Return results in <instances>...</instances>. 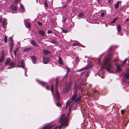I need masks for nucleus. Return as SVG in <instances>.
Returning a JSON list of instances; mask_svg holds the SVG:
<instances>
[{
	"instance_id": "f257e3e1",
	"label": "nucleus",
	"mask_w": 129,
	"mask_h": 129,
	"mask_svg": "<svg viewBox=\"0 0 129 129\" xmlns=\"http://www.w3.org/2000/svg\"><path fill=\"white\" fill-rule=\"evenodd\" d=\"M112 54H110L109 56H107L105 59L103 63L102 64L101 69L105 68L108 71L111 72L114 69L113 65L111 63V61L110 59V57L111 56Z\"/></svg>"
},
{
	"instance_id": "f03ea898",
	"label": "nucleus",
	"mask_w": 129,
	"mask_h": 129,
	"mask_svg": "<svg viewBox=\"0 0 129 129\" xmlns=\"http://www.w3.org/2000/svg\"><path fill=\"white\" fill-rule=\"evenodd\" d=\"M69 116V115H68V116H66L64 114L62 115L59 121V123H62L59 127V129H60L61 127L63 126H64V127L66 126H67L68 118Z\"/></svg>"
},
{
	"instance_id": "7ed1b4c3",
	"label": "nucleus",
	"mask_w": 129,
	"mask_h": 129,
	"mask_svg": "<svg viewBox=\"0 0 129 129\" xmlns=\"http://www.w3.org/2000/svg\"><path fill=\"white\" fill-rule=\"evenodd\" d=\"M76 92H74V93L72 97V103H79L81 98V96H79L78 98Z\"/></svg>"
},
{
	"instance_id": "20e7f679",
	"label": "nucleus",
	"mask_w": 129,
	"mask_h": 129,
	"mask_svg": "<svg viewBox=\"0 0 129 129\" xmlns=\"http://www.w3.org/2000/svg\"><path fill=\"white\" fill-rule=\"evenodd\" d=\"M124 78L126 79L125 80V82L126 84L129 83V73L126 72L123 75Z\"/></svg>"
},
{
	"instance_id": "39448f33",
	"label": "nucleus",
	"mask_w": 129,
	"mask_h": 129,
	"mask_svg": "<svg viewBox=\"0 0 129 129\" xmlns=\"http://www.w3.org/2000/svg\"><path fill=\"white\" fill-rule=\"evenodd\" d=\"M56 98H57V99L59 100L60 99V97L59 96V93L58 90L57 86L58 84V80H57L56 82Z\"/></svg>"
},
{
	"instance_id": "423d86ee",
	"label": "nucleus",
	"mask_w": 129,
	"mask_h": 129,
	"mask_svg": "<svg viewBox=\"0 0 129 129\" xmlns=\"http://www.w3.org/2000/svg\"><path fill=\"white\" fill-rule=\"evenodd\" d=\"M22 67V68H24L25 70V75L26 76H27L26 75V72H27V70L24 68L25 66L24 64V62L22 60L21 61V65H18L17 67Z\"/></svg>"
},
{
	"instance_id": "0eeeda50",
	"label": "nucleus",
	"mask_w": 129,
	"mask_h": 129,
	"mask_svg": "<svg viewBox=\"0 0 129 129\" xmlns=\"http://www.w3.org/2000/svg\"><path fill=\"white\" fill-rule=\"evenodd\" d=\"M72 103L71 102H69L68 101L67 102L66 106V107L67 108L68 106V105L69 106V111L70 112L71 109L73 107V106L72 105Z\"/></svg>"
},
{
	"instance_id": "6e6552de",
	"label": "nucleus",
	"mask_w": 129,
	"mask_h": 129,
	"mask_svg": "<svg viewBox=\"0 0 129 129\" xmlns=\"http://www.w3.org/2000/svg\"><path fill=\"white\" fill-rule=\"evenodd\" d=\"M42 58L44 63V64L47 63L50 61V59L47 57H43Z\"/></svg>"
},
{
	"instance_id": "1a4fd4ad",
	"label": "nucleus",
	"mask_w": 129,
	"mask_h": 129,
	"mask_svg": "<svg viewBox=\"0 0 129 129\" xmlns=\"http://www.w3.org/2000/svg\"><path fill=\"white\" fill-rule=\"evenodd\" d=\"M24 24L27 28H29L31 27V24L30 22H27L26 20H24Z\"/></svg>"
},
{
	"instance_id": "9d476101",
	"label": "nucleus",
	"mask_w": 129,
	"mask_h": 129,
	"mask_svg": "<svg viewBox=\"0 0 129 129\" xmlns=\"http://www.w3.org/2000/svg\"><path fill=\"white\" fill-rule=\"evenodd\" d=\"M7 24V22L6 19H4L2 22V25L4 28Z\"/></svg>"
},
{
	"instance_id": "9b49d317",
	"label": "nucleus",
	"mask_w": 129,
	"mask_h": 129,
	"mask_svg": "<svg viewBox=\"0 0 129 129\" xmlns=\"http://www.w3.org/2000/svg\"><path fill=\"white\" fill-rule=\"evenodd\" d=\"M9 65L10 66V67L8 68V69H9L13 68L15 67V64L13 62H11Z\"/></svg>"
},
{
	"instance_id": "f8f14e48",
	"label": "nucleus",
	"mask_w": 129,
	"mask_h": 129,
	"mask_svg": "<svg viewBox=\"0 0 129 129\" xmlns=\"http://www.w3.org/2000/svg\"><path fill=\"white\" fill-rule=\"evenodd\" d=\"M84 14L83 12H82L78 15V17L79 19H80L83 18V17L84 16Z\"/></svg>"
},
{
	"instance_id": "ddd939ff",
	"label": "nucleus",
	"mask_w": 129,
	"mask_h": 129,
	"mask_svg": "<svg viewBox=\"0 0 129 129\" xmlns=\"http://www.w3.org/2000/svg\"><path fill=\"white\" fill-rule=\"evenodd\" d=\"M71 84L70 83H68V86H66L65 87V89L66 90V92H67L68 91V90L71 87Z\"/></svg>"
},
{
	"instance_id": "4468645a",
	"label": "nucleus",
	"mask_w": 129,
	"mask_h": 129,
	"mask_svg": "<svg viewBox=\"0 0 129 129\" xmlns=\"http://www.w3.org/2000/svg\"><path fill=\"white\" fill-rule=\"evenodd\" d=\"M31 59L32 60V61L34 64H35L36 63V58L34 56H32L31 57Z\"/></svg>"
},
{
	"instance_id": "2eb2a0df",
	"label": "nucleus",
	"mask_w": 129,
	"mask_h": 129,
	"mask_svg": "<svg viewBox=\"0 0 129 129\" xmlns=\"http://www.w3.org/2000/svg\"><path fill=\"white\" fill-rule=\"evenodd\" d=\"M43 52L44 54L46 55H48L50 53V52L48 50L44 49L43 50Z\"/></svg>"
},
{
	"instance_id": "dca6fc26",
	"label": "nucleus",
	"mask_w": 129,
	"mask_h": 129,
	"mask_svg": "<svg viewBox=\"0 0 129 129\" xmlns=\"http://www.w3.org/2000/svg\"><path fill=\"white\" fill-rule=\"evenodd\" d=\"M10 61V59L9 58H7L5 60V65L9 64Z\"/></svg>"
},
{
	"instance_id": "f3484780",
	"label": "nucleus",
	"mask_w": 129,
	"mask_h": 129,
	"mask_svg": "<svg viewBox=\"0 0 129 129\" xmlns=\"http://www.w3.org/2000/svg\"><path fill=\"white\" fill-rule=\"evenodd\" d=\"M20 11L23 12L25 11V10L23 6L21 4H20Z\"/></svg>"
},
{
	"instance_id": "a211bd4d",
	"label": "nucleus",
	"mask_w": 129,
	"mask_h": 129,
	"mask_svg": "<svg viewBox=\"0 0 129 129\" xmlns=\"http://www.w3.org/2000/svg\"><path fill=\"white\" fill-rule=\"evenodd\" d=\"M11 9L14 11L17 10V6H13L12 5H11L10 6Z\"/></svg>"
},
{
	"instance_id": "6ab92c4d",
	"label": "nucleus",
	"mask_w": 129,
	"mask_h": 129,
	"mask_svg": "<svg viewBox=\"0 0 129 129\" xmlns=\"http://www.w3.org/2000/svg\"><path fill=\"white\" fill-rule=\"evenodd\" d=\"M5 59V55L4 53H2L0 59V63L3 61Z\"/></svg>"
},
{
	"instance_id": "aec40b11",
	"label": "nucleus",
	"mask_w": 129,
	"mask_h": 129,
	"mask_svg": "<svg viewBox=\"0 0 129 129\" xmlns=\"http://www.w3.org/2000/svg\"><path fill=\"white\" fill-rule=\"evenodd\" d=\"M38 33L42 36H44L45 35V31L43 30H40L39 31Z\"/></svg>"
},
{
	"instance_id": "412c9836",
	"label": "nucleus",
	"mask_w": 129,
	"mask_h": 129,
	"mask_svg": "<svg viewBox=\"0 0 129 129\" xmlns=\"http://www.w3.org/2000/svg\"><path fill=\"white\" fill-rule=\"evenodd\" d=\"M30 43L31 44L34 46H37L38 45L37 44V42H35L34 40H33L31 41Z\"/></svg>"
},
{
	"instance_id": "4be33fe9",
	"label": "nucleus",
	"mask_w": 129,
	"mask_h": 129,
	"mask_svg": "<svg viewBox=\"0 0 129 129\" xmlns=\"http://www.w3.org/2000/svg\"><path fill=\"white\" fill-rule=\"evenodd\" d=\"M116 66L117 68V72H118L121 70V68L120 66L117 63H116Z\"/></svg>"
},
{
	"instance_id": "5701e85b",
	"label": "nucleus",
	"mask_w": 129,
	"mask_h": 129,
	"mask_svg": "<svg viewBox=\"0 0 129 129\" xmlns=\"http://www.w3.org/2000/svg\"><path fill=\"white\" fill-rule=\"evenodd\" d=\"M116 29L118 30V33L120 32L121 30V26L119 24L117 26Z\"/></svg>"
},
{
	"instance_id": "b1692460",
	"label": "nucleus",
	"mask_w": 129,
	"mask_h": 129,
	"mask_svg": "<svg viewBox=\"0 0 129 129\" xmlns=\"http://www.w3.org/2000/svg\"><path fill=\"white\" fill-rule=\"evenodd\" d=\"M58 61L59 64L62 65L63 64L62 60L61 57H59L58 58Z\"/></svg>"
},
{
	"instance_id": "393cba45",
	"label": "nucleus",
	"mask_w": 129,
	"mask_h": 129,
	"mask_svg": "<svg viewBox=\"0 0 129 129\" xmlns=\"http://www.w3.org/2000/svg\"><path fill=\"white\" fill-rule=\"evenodd\" d=\"M88 66H86L85 67H83L82 68V69H80V70H78V72H79L80 71H82V70H86L87 69H88Z\"/></svg>"
},
{
	"instance_id": "a878e982",
	"label": "nucleus",
	"mask_w": 129,
	"mask_h": 129,
	"mask_svg": "<svg viewBox=\"0 0 129 129\" xmlns=\"http://www.w3.org/2000/svg\"><path fill=\"white\" fill-rule=\"evenodd\" d=\"M120 3V1H118L116 4L115 5V9L117 8L119 6V4Z\"/></svg>"
},
{
	"instance_id": "bb28decb",
	"label": "nucleus",
	"mask_w": 129,
	"mask_h": 129,
	"mask_svg": "<svg viewBox=\"0 0 129 129\" xmlns=\"http://www.w3.org/2000/svg\"><path fill=\"white\" fill-rule=\"evenodd\" d=\"M53 127V126H49V125H47L45 126L44 127L43 129H48L52 127Z\"/></svg>"
},
{
	"instance_id": "cd10ccee",
	"label": "nucleus",
	"mask_w": 129,
	"mask_h": 129,
	"mask_svg": "<svg viewBox=\"0 0 129 129\" xmlns=\"http://www.w3.org/2000/svg\"><path fill=\"white\" fill-rule=\"evenodd\" d=\"M39 83L43 86L45 85L46 84V83L42 81H38Z\"/></svg>"
},
{
	"instance_id": "c85d7f7f",
	"label": "nucleus",
	"mask_w": 129,
	"mask_h": 129,
	"mask_svg": "<svg viewBox=\"0 0 129 129\" xmlns=\"http://www.w3.org/2000/svg\"><path fill=\"white\" fill-rule=\"evenodd\" d=\"M118 18V17H116L113 20V21L111 22V23L113 24L116 21Z\"/></svg>"
},
{
	"instance_id": "c756f323",
	"label": "nucleus",
	"mask_w": 129,
	"mask_h": 129,
	"mask_svg": "<svg viewBox=\"0 0 129 129\" xmlns=\"http://www.w3.org/2000/svg\"><path fill=\"white\" fill-rule=\"evenodd\" d=\"M51 91L53 95V92H54V90H53V84H52L51 85Z\"/></svg>"
},
{
	"instance_id": "7c9ffc66",
	"label": "nucleus",
	"mask_w": 129,
	"mask_h": 129,
	"mask_svg": "<svg viewBox=\"0 0 129 129\" xmlns=\"http://www.w3.org/2000/svg\"><path fill=\"white\" fill-rule=\"evenodd\" d=\"M49 42L53 44H55L57 43V41L55 40H53L51 41H50Z\"/></svg>"
},
{
	"instance_id": "2f4dec72",
	"label": "nucleus",
	"mask_w": 129,
	"mask_h": 129,
	"mask_svg": "<svg viewBox=\"0 0 129 129\" xmlns=\"http://www.w3.org/2000/svg\"><path fill=\"white\" fill-rule=\"evenodd\" d=\"M44 5L45 8H47L48 7V5L47 3V1L46 0H45L44 1Z\"/></svg>"
},
{
	"instance_id": "473e14b6",
	"label": "nucleus",
	"mask_w": 129,
	"mask_h": 129,
	"mask_svg": "<svg viewBox=\"0 0 129 129\" xmlns=\"http://www.w3.org/2000/svg\"><path fill=\"white\" fill-rule=\"evenodd\" d=\"M79 45H80V43L79 42H77V43H73V46H75Z\"/></svg>"
},
{
	"instance_id": "72a5a7b5",
	"label": "nucleus",
	"mask_w": 129,
	"mask_h": 129,
	"mask_svg": "<svg viewBox=\"0 0 129 129\" xmlns=\"http://www.w3.org/2000/svg\"><path fill=\"white\" fill-rule=\"evenodd\" d=\"M30 49V48H26L24 50V52H26L27 51L29 50Z\"/></svg>"
},
{
	"instance_id": "f704fd0d",
	"label": "nucleus",
	"mask_w": 129,
	"mask_h": 129,
	"mask_svg": "<svg viewBox=\"0 0 129 129\" xmlns=\"http://www.w3.org/2000/svg\"><path fill=\"white\" fill-rule=\"evenodd\" d=\"M7 36H5L4 38V41L5 42H7Z\"/></svg>"
},
{
	"instance_id": "c9c22d12",
	"label": "nucleus",
	"mask_w": 129,
	"mask_h": 129,
	"mask_svg": "<svg viewBox=\"0 0 129 129\" xmlns=\"http://www.w3.org/2000/svg\"><path fill=\"white\" fill-rule=\"evenodd\" d=\"M9 44L11 49H12L13 47V42H9Z\"/></svg>"
},
{
	"instance_id": "e433bc0d",
	"label": "nucleus",
	"mask_w": 129,
	"mask_h": 129,
	"mask_svg": "<svg viewBox=\"0 0 129 129\" xmlns=\"http://www.w3.org/2000/svg\"><path fill=\"white\" fill-rule=\"evenodd\" d=\"M18 49H16L14 51V55L16 56V53L18 51Z\"/></svg>"
},
{
	"instance_id": "4c0bfd02",
	"label": "nucleus",
	"mask_w": 129,
	"mask_h": 129,
	"mask_svg": "<svg viewBox=\"0 0 129 129\" xmlns=\"http://www.w3.org/2000/svg\"><path fill=\"white\" fill-rule=\"evenodd\" d=\"M108 2H109V4L110 5L112 4V3L113 2V1L112 0H108Z\"/></svg>"
},
{
	"instance_id": "58836bf2",
	"label": "nucleus",
	"mask_w": 129,
	"mask_h": 129,
	"mask_svg": "<svg viewBox=\"0 0 129 129\" xmlns=\"http://www.w3.org/2000/svg\"><path fill=\"white\" fill-rule=\"evenodd\" d=\"M79 60V58L78 57H77L76 59V62L78 63V62Z\"/></svg>"
},
{
	"instance_id": "ea45409f",
	"label": "nucleus",
	"mask_w": 129,
	"mask_h": 129,
	"mask_svg": "<svg viewBox=\"0 0 129 129\" xmlns=\"http://www.w3.org/2000/svg\"><path fill=\"white\" fill-rule=\"evenodd\" d=\"M62 30L63 32L64 33H66L67 32V30L66 29H62Z\"/></svg>"
},
{
	"instance_id": "a19ab883",
	"label": "nucleus",
	"mask_w": 129,
	"mask_h": 129,
	"mask_svg": "<svg viewBox=\"0 0 129 129\" xmlns=\"http://www.w3.org/2000/svg\"><path fill=\"white\" fill-rule=\"evenodd\" d=\"M9 39V42H13L12 38L11 37H10Z\"/></svg>"
},
{
	"instance_id": "79ce46f5",
	"label": "nucleus",
	"mask_w": 129,
	"mask_h": 129,
	"mask_svg": "<svg viewBox=\"0 0 129 129\" xmlns=\"http://www.w3.org/2000/svg\"><path fill=\"white\" fill-rule=\"evenodd\" d=\"M38 24L39 25L41 26L42 25V23L41 22L39 21H38Z\"/></svg>"
},
{
	"instance_id": "37998d69",
	"label": "nucleus",
	"mask_w": 129,
	"mask_h": 129,
	"mask_svg": "<svg viewBox=\"0 0 129 129\" xmlns=\"http://www.w3.org/2000/svg\"><path fill=\"white\" fill-rule=\"evenodd\" d=\"M104 15H105L104 13V12H103L101 13V16L102 17H103L104 16Z\"/></svg>"
},
{
	"instance_id": "c03bdc74",
	"label": "nucleus",
	"mask_w": 129,
	"mask_h": 129,
	"mask_svg": "<svg viewBox=\"0 0 129 129\" xmlns=\"http://www.w3.org/2000/svg\"><path fill=\"white\" fill-rule=\"evenodd\" d=\"M125 112V110H121V113L123 115Z\"/></svg>"
},
{
	"instance_id": "a18cd8bd",
	"label": "nucleus",
	"mask_w": 129,
	"mask_h": 129,
	"mask_svg": "<svg viewBox=\"0 0 129 129\" xmlns=\"http://www.w3.org/2000/svg\"><path fill=\"white\" fill-rule=\"evenodd\" d=\"M53 33L52 31L51 30H48L47 31V33L48 34H49L52 33Z\"/></svg>"
},
{
	"instance_id": "49530a36",
	"label": "nucleus",
	"mask_w": 129,
	"mask_h": 129,
	"mask_svg": "<svg viewBox=\"0 0 129 129\" xmlns=\"http://www.w3.org/2000/svg\"><path fill=\"white\" fill-rule=\"evenodd\" d=\"M56 105L58 107H59L60 105V104L59 103H56Z\"/></svg>"
},
{
	"instance_id": "de8ad7c7",
	"label": "nucleus",
	"mask_w": 129,
	"mask_h": 129,
	"mask_svg": "<svg viewBox=\"0 0 129 129\" xmlns=\"http://www.w3.org/2000/svg\"><path fill=\"white\" fill-rule=\"evenodd\" d=\"M112 48H113V46H111L110 47L109 49V50H111Z\"/></svg>"
},
{
	"instance_id": "09e8293b",
	"label": "nucleus",
	"mask_w": 129,
	"mask_h": 129,
	"mask_svg": "<svg viewBox=\"0 0 129 129\" xmlns=\"http://www.w3.org/2000/svg\"><path fill=\"white\" fill-rule=\"evenodd\" d=\"M19 1V0H15L14 2L17 4L18 2Z\"/></svg>"
},
{
	"instance_id": "8fccbe9b",
	"label": "nucleus",
	"mask_w": 129,
	"mask_h": 129,
	"mask_svg": "<svg viewBox=\"0 0 129 129\" xmlns=\"http://www.w3.org/2000/svg\"><path fill=\"white\" fill-rule=\"evenodd\" d=\"M126 59H125L123 61V63L124 64H125L126 62Z\"/></svg>"
},
{
	"instance_id": "3c124183",
	"label": "nucleus",
	"mask_w": 129,
	"mask_h": 129,
	"mask_svg": "<svg viewBox=\"0 0 129 129\" xmlns=\"http://www.w3.org/2000/svg\"><path fill=\"white\" fill-rule=\"evenodd\" d=\"M89 73H87L86 75V76L87 77H88V76L89 74Z\"/></svg>"
},
{
	"instance_id": "603ef678",
	"label": "nucleus",
	"mask_w": 129,
	"mask_h": 129,
	"mask_svg": "<svg viewBox=\"0 0 129 129\" xmlns=\"http://www.w3.org/2000/svg\"><path fill=\"white\" fill-rule=\"evenodd\" d=\"M58 127V126H56V127H55L54 128V129H57Z\"/></svg>"
},
{
	"instance_id": "864d4df0",
	"label": "nucleus",
	"mask_w": 129,
	"mask_h": 129,
	"mask_svg": "<svg viewBox=\"0 0 129 129\" xmlns=\"http://www.w3.org/2000/svg\"><path fill=\"white\" fill-rule=\"evenodd\" d=\"M2 20V17H0V23L1 22Z\"/></svg>"
},
{
	"instance_id": "5fc2aeb1",
	"label": "nucleus",
	"mask_w": 129,
	"mask_h": 129,
	"mask_svg": "<svg viewBox=\"0 0 129 129\" xmlns=\"http://www.w3.org/2000/svg\"><path fill=\"white\" fill-rule=\"evenodd\" d=\"M46 89L47 90H49V87H48V86H47L46 87Z\"/></svg>"
},
{
	"instance_id": "6e6d98bb",
	"label": "nucleus",
	"mask_w": 129,
	"mask_h": 129,
	"mask_svg": "<svg viewBox=\"0 0 129 129\" xmlns=\"http://www.w3.org/2000/svg\"><path fill=\"white\" fill-rule=\"evenodd\" d=\"M126 21H128L129 20V18H127V19H126Z\"/></svg>"
},
{
	"instance_id": "4d7b16f0",
	"label": "nucleus",
	"mask_w": 129,
	"mask_h": 129,
	"mask_svg": "<svg viewBox=\"0 0 129 129\" xmlns=\"http://www.w3.org/2000/svg\"><path fill=\"white\" fill-rule=\"evenodd\" d=\"M84 72H82V73H81V75H83V73H84Z\"/></svg>"
},
{
	"instance_id": "13d9d810",
	"label": "nucleus",
	"mask_w": 129,
	"mask_h": 129,
	"mask_svg": "<svg viewBox=\"0 0 129 129\" xmlns=\"http://www.w3.org/2000/svg\"><path fill=\"white\" fill-rule=\"evenodd\" d=\"M102 77V78H104V77L103 76L102 77Z\"/></svg>"
},
{
	"instance_id": "bf43d9fd",
	"label": "nucleus",
	"mask_w": 129,
	"mask_h": 129,
	"mask_svg": "<svg viewBox=\"0 0 129 129\" xmlns=\"http://www.w3.org/2000/svg\"><path fill=\"white\" fill-rule=\"evenodd\" d=\"M128 62H129V59H128Z\"/></svg>"
},
{
	"instance_id": "052dcab7",
	"label": "nucleus",
	"mask_w": 129,
	"mask_h": 129,
	"mask_svg": "<svg viewBox=\"0 0 129 129\" xmlns=\"http://www.w3.org/2000/svg\"><path fill=\"white\" fill-rule=\"evenodd\" d=\"M115 61H116V59H115Z\"/></svg>"
}]
</instances>
